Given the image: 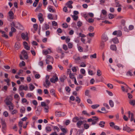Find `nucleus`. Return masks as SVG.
<instances>
[{
    "mask_svg": "<svg viewBox=\"0 0 135 135\" xmlns=\"http://www.w3.org/2000/svg\"><path fill=\"white\" fill-rule=\"evenodd\" d=\"M11 27L13 26L15 27L16 28L23 30V27L22 25L18 22L16 23L13 22H12L11 24Z\"/></svg>",
    "mask_w": 135,
    "mask_h": 135,
    "instance_id": "obj_1",
    "label": "nucleus"
},
{
    "mask_svg": "<svg viewBox=\"0 0 135 135\" xmlns=\"http://www.w3.org/2000/svg\"><path fill=\"white\" fill-rule=\"evenodd\" d=\"M54 59L53 57L49 55H47L46 56L45 60L46 64H48L51 62L53 64L54 62Z\"/></svg>",
    "mask_w": 135,
    "mask_h": 135,
    "instance_id": "obj_2",
    "label": "nucleus"
},
{
    "mask_svg": "<svg viewBox=\"0 0 135 135\" xmlns=\"http://www.w3.org/2000/svg\"><path fill=\"white\" fill-rule=\"evenodd\" d=\"M48 77L47 79H46L45 80V82L46 83V84H45V83L44 82L43 84V86L44 87H45L46 88H48L50 84V83L48 79L49 78V76L48 75H47L46 76V78Z\"/></svg>",
    "mask_w": 135,
    "mask_h": 135,
    "instance_id": "obj_3",
    "label": "nucleus"
},
{
    "mask_svg": "<svg viewBox=\"0 0 135 135\" xmlns=\"http://www.w3.org/2000/svg\"><path fill=\"white\" fill-rule=\"evenodd\" d=\"M51 82L53 83H55L58 80V78L57 76L56 75H53L52 78L50 79Z\"/></svg>",
    "mask_w": 135,
    "mask_h": 135,
    "instance_id": "obj_4",
    "label": "nucleus"
},
{
    "mask_svg": "<svg viewBox=\"0 0 135 135\" xmlns=\"http://www.w3.org/2000/svg\"><path fill=\"white\" fill-rule=\"evenodd\" d=\"M125 85V86L123 85H122L121 86V89L123 91L128 92V89L130 88L126 84V85Z\"/></svg>",
    "mask_w": 135,
    "mask_h": 135,
    "instance_id": "obj_5",
    "label": "nucleus"
},
{
    "mask_svg": "<svg viewBox=\"0 0 135 135\" xmlns=\"http://www.w3.org/2000/svg\"><path fill=\"white\" fill-rule=\"evenodd\" d=\"M21 36L22 39L24 40H25L27 41H28V34L27 33H21Z\"/></svg>",
    "mask_w": 135,
    "mask_h": 135,
    "instance_id": "obj_6",
    "label": "nucleus"
},
{
    "mask_svg": "<svg viewBox=\"0 0 135 135\" xmlns=\"http://www.w3.org/2000/svg\"><path fill=\"white\" fill-rule=\"evenodd\" d=\"M23 90L25 91L28 90V87L27 85H26L25 86L22 85L20 86L19 88V90L22 91Z\"/></svg>",
    "mask_w": 135,
    "mask_h": 135,
    "instance_id": "obj_7",
    "label": "nucleus"
},
{
    "mask_svg": "<svg viewBox=\"0 0 135 135\" xmlns=\"http://www.w3.org/2000/svg\"><path fill=\"white\" fill-rule=\"evenodd\" d=\"M9 102V103H7L6 105H9L8 107L9 110H12L13 109L14 105L12 102Z\"/></svg>",
    "mask_w": 135,
    "mask_h": 135,
    "instance_id": "obj_8",
    "label": "nucleus"
},
{
    "mask_svg": "<svg viewBox=\"0 0 135 135\" xmlns=\"http://www.w3.org/2000/svg\"><path fill=\"white\" fill-rule=\"evenodd\" d=\"M123 131H126L128 132H129L132 130V129H131L126 124L123 126Z\"/></svg>",
    "mask_w": 135,
    "mask_h": 135,
    "instance_id": "obj_9",
    "label": "nucleus"
},
{
    "mask_svg": "<svg viewBox=\"0 0 135 135\" xmlns=\"http://www.w3.org/2000/svg\"><path fill=\"white\" fill-rule=\"evenodd\" d=\"M12 100V97L11 95L8 96L6 97L5 100H4V102L6 104L7 103L11 102V101Z\"/></svg>",
    "mask_w": 135,
    "mask_h": 135,
    "instance_id": "obj_10",
    "label": "nucleus"
},
{
    "mask_svg": "<svg viewBox=\"0 0 135 135\" xmlns=\"http://www.w3.org/2000/svg\"><path fill=\"white\" fill-rule=\"evenodd\" d=\"M38 17L40 23H41L44 20L43 18V15L41 13H39L38 14Z\"/></svg>",
    "mask_w": 135,
    "mask_h": 135,
    "instance_id": "obj_11",
    "label": "nucleus"
},
{
    "mask_svg": "<svg viewBox=\"0 0 135 135\" xmlns=\"http://www.w3.org/2000/svg\"><path fill=\"white\" fill-rule=\"evenodd\" d=\"M8 14L9 19L11 20V21H12L14 18V13L12 11H10L8 12Z\"/></svg>",
    "mask_w": 135,
    "mask_h": 135,
    "instance_id": "obj_12",
    "label": "nucleus"
},
{
    "mask_svg": "<svg viewBox=\"0 0 135 135\" xmlns=\"http://www.w3.org/2000/svg\"><path fill=\"white\" fill-rule=\"evenodd\" d=\"M51 52V49L48 48L47 50H43L42 51V53L44 55H46L48 54H50Z\"/></svg>",
    "mask_w": 135,
    "mask_h": 135,
    "instance_id": "obj_13",
    "label": "nucleus"
},
{
    "mask_svg": "<svg viewBox=\"0 0 135 135\" xmlns=\"http://www.w3.org/2000/svg\"><path fill=\"white\" fill-rule=\"evenodd\" d=\"M93 119L92 124V125H94L95 124L98 122L99 120V119L97 117L95 116L93 117Z\"/></svg>",
    "mask_w": 135,
    "mask_h": 135,
    "instance_id": "obj_14",
    "label": "nucleus"
},
{
    "mask_svg": "<svg viewBox=\"0 0 135 135\" xmlns=\"http://www.w3.org/2000/svg\"><path fill=\"white\" fill-rule=\"evenodd\" d=\"M22 54L24 59H27L28 58V56L27 53L26 51L24 50H23L22 52Z\"/></svg>",
    "mask_w": 135,
    "mask_h": 135,
    "instance_id": "obj_15",
    "label": "nucleus"
},
{
    "mask_svg": "<svg viewBox=\"0 0 135 135\" xmlns=\"http://www.w3.org/2000/svg\"><path fill=\"white\" fill-rule=\"evenodd\" d=\"M73 3L72 1H70L67 2L66 4L68 8L71 9L73 8V6L71 5Z\"/></svg>",
    "mask_w": 135,
    "mask_h": 135,
    "instance_id": "obj_16",
    "label": "nucleus"
},
{
    "mask_svg": "<svg viewBox=\"0 0 135 135\" xmlns=\"http://www.w3.org/2000/svg\"><path fill=\"white\" fill-rule=\"evenodd\" d=\"M102 41L103 42H105L108 40L107 36L104 34L102 36Z\"/></svg>",
    "mask_w": 135,
    "mask_h": 135,
    "instance_id": "obj_17",
    "label": "nucleus"
},
{
    "mask_svg": "<svg viewBox=\"0 0 135 135\" xmlns=\"http://www.w3.org/2000/svg\"><path fill=\"white\" fill-rule=\"evenodd\" d=\"M0 120L1 121V123L2 126L4 127L6 126V123L5 120L3 119L2 118H0Z\"/></svg>",
    "mask_w": 135,
    "mask_h": 135,
    "instance_id": "obj_18",
    "label": "nucleus"
},
{
    "mask_svg": "<svg viewBox=\"0 0 135 135\" xmlns=\"http://www.w3.org/2000/svg\"><path fill=\"white\" fill-rule=\"evenodd\" d=\"M83 122L81 120L78 121L76 123V126L78 128H80L81 126L83 124Z\"/></svg>",
    "mask_w": 135,
    "mask_h": 135,
    "instance_id": "obj_19",
    "label": "nucleus"
},
{
    "mask_svg": "<svg viewBox=\"0 0 135 135\" xmlns=\"http://www.w3.org/2000/svg\"><path fill=\"white\" fill-rule=\"evenodd\" d=\"M59 128L61 130L62 132V133L66 134L67 132V129L63 127V126H60L59 127Z\"/></svg>",
    "mask_w": 135,
    "mask_h": 135,
    "instance_id": "obj_20",
    "label": "nucleus"
},
{
    "mask_svg": "<svg viewBox=\"0 0 135 135\" xmlns=\"http://www.w3.org/2000/svg\"><path fill=\"white\" fill-rule=\"evenodd\" d=\"M29 85L30 90L31 91H33L35 88V86L32 83L29 84Z\"/></svg>",
    "mask_w": 135,
    "mask_h": 135,
    "instance_id": "obj_21",
    "label": "nucleus"
},
{
    "mask_svg": "<svg viewBox=\"0 0 135 135\" xmlns=\"http://www.w3.org/2000/svg\"><path fill=\"white\" fill-rule=\"evenodd\" d=\"M45 130L46 131V132L48 133L52 131V129L51 127L49 126H47L45 128Z\"/></svg>",
    "mask_w": 135,
    "mask_h": 135,
    "instance_id": "obj_22",
    "label": "nucleus"
},
{
    "mask_svg": "<svg viewBox=\"0 0 135 135\" xmlns=\"http://www.w3.org/2000/svg\"><path fill=\"white\" fill-rule=\"evenodd\" d=\"M52 6H49L47 7L48 10L50 12H55V10L52 9Z\"/></svg>",
    "mask_w": 135,
    "mask_h": 135,
    "instance_id": "obj_23",
    "label": "nucleus"
},
{
    "mask_svg": "<svg viewBox=\"0 0 135 135\" xmlns=\"http://www.w3.org/2000/svg\"><path fill=\"white\" fill-rule=\"evenodd\" d=\"M110 48L113 50L115 51L117 50V47L115 45H111L110 46Z\"/></svg>",
    "mask_w": 135,
    "mask_h": 135,
    "instance_id": "obj_24",
    "label": "nucleus"
},
{
    "mask_svg": "<svg viewBox=\"0 0 135 135\" xmlns=\"http://www.w3.org/2000/svg\"><path fill=\"white\" fill-rule=\"evenodd\" d=\"M105 124V123L103 121H100L99 124V125L101 127H103L104 126V124Z\"/></svg>",
    "mask_w": 135,
    "mask_h": 135,
    "instance_id": "obj_25",
    "label": "nucleus"
},
{
    "mask_svg": "<svg viewBox=\"0 0 135 135\" xmlns=\"http://www.w3.org/2000/svg\"><path fill=\"white\" fill-rule=\"evenodd\" d=\"M25 108L23 107L21 108L20 109V112L21 113H24L25 112Z\"/></svg>",
    "mask_w": 135,
    "mask_h": 135,
    "instance_id": "obj_26",
    "label": "nucleus"
},
{
    "mask_svg": "<svg viewBox=\"0 0 135 135\" xmlns=\"http://www.w3.org/2000/svg\"><path fill=\"white\" fill-rule=\"evenodd\" d=\"M112 41L114 44H117L119 42L118 38L115 37L113 39Z\"/></svg>",
    "mask_w": 135,
    "mask_h": 135,
    "instance_id": "obj_27",
    "label": "nucleus"
},
{
    "mask_svg": "<svg viewBox=\"0 0 135 135\" xmlns=\"http://www.w3.org/2000/svg\"><path fill=\"white\" fill-rule=\"evenodd\" d=\"M49 107L48 105L44 107V111L46 113H48L49 112Z\"/></svg>",
    "mask_w": 135,
    "mask_h": 135,
    "instance_id": "obj_28",
    "label": "nucleus"
},
{
    "mask_svg": "<svg viewBox=\"0 0 135 135\" xmlns=\"http://www.w3.org/2000/svg\"><path fill=\"white\" fill-rule=\"evenodd\" d=\"M69 76L70 78L71 79H75V78H76L74 74L73 73H70L69 74Z\"/></svg>",
    "mask_w": 135,
    "mask_h": 135,
    "instance_id": "obj_29",
    "label": "nucleus"
},
{
    "mask_svg": "<svg viewBox=\"0 0 135 135\" xmlns=\"http://www.w3.org/2000/svg\"><path fill=\"white\" fill-rule=\"evenodd\" d=\"M109 105L111 107H114V102L112 100H109Z\"/></svg>",
    "mask_w": 135,
    "mask_h": 135,
    "instance_id": "obj_30",
    "label": "nucleus"
},
{
    "mask_svg": "<svg viewBox=\"0 0 135 135\" xmlns=\"http://www.w3.org/2000/svg\"><path fill=\"white\" fill-rule=\"evenodd\" d=\"M23 122L21 121H20L18 123V126L20 128V130H22V127L23 124Z\"/></svg>",
    "mask_w": 135,
    "mask_h": 135,
    "instance_id": "obj_31",
    "label": "nucleus"
},
{
    "mask_svg": "<svg viewBox=\"0 0 135 135\" xmlns=\"http://www.w3.org/2000/svg\"><path fill=\"white\" fill-rule=\"evenodd\" d=\"M99 106V105L98 104H96L92 105L91 106V107L93 109H95Z\"/></svg>",
    "mask_w": 135,
    "mask_h": 135,
    "instance_id": "obj_32",
    "label": "nucleus"
},
{
    "mask_svg": "<svg viewBox=\"0 0 135 135\" xmlns=\"http://www.w3.org/2000/svg\"><path fill=\"white\" fill-rule=\"evenodd\" d=\"M129 103L131 105L134 106L135 105V100H130L129 101Z\"/></svg>",
    "mask_w": 135,
    "mask_h": 135,
    "instance_id": "obj_33",
    "label": "nucleus"
},
{
    "mask_svg": "<svg viewBox=\"0 0 135 135\" xmlns=\"http://www.w3.org/2000/svg\"><path fill=\"white\" fill-rule=\"evenodd\" d=\"M55 115L57 117L61 116V112L56 111L55 113Z\"/></svg>",
    "mask_w": 135,
    "mask_h": 135,
    "instance_id": "obj_34",
    "label": "nucleus"
},
{
    "mask_svg": "<svg viewBox=\"0 0 135 135\" xmlns=\"http://www.w3.org/2000/svg\"><path fill=\"white\" fill-rule=\"evenodd\" d=\"M53 127V129L54 131L56 130L57 132H59L60 131V129L59 128L56 126H52Z\"/></svg>",
    "mask_w": 135,
    "mask_h": 135,
    "instance_id": "obj_35",
    "label": "nucleus"
},
{
    "mask_svg": "<svg viewBox=\"0 0 135 135\" xmlns=\"http://www.w3.org/2000/svg\"><path fill=\"white\" fill-rule=\"evenodd\" d=\"M66 78V77L64 75L62 77H61L60 78V81L61 82H63L64 81V80Z\"/></svg>",
    "mask_w": 135,
    "mask_h": 135,
    "instance_id": "obj_36",
    "label": "nucleus"
},
{
    "mask_svg": "<svg viewBox=\"0 0 135 135\" xmlns=\"http://www.w3.org/2000/svg\"><path fill=\"white\" fill-rule=\"evenodd\" d=\"M122 35V32L120 30L117 31V36L118 37H120Z\"/></svg>",
    "mask_w": 135,
    "mask_h": 135,
    "instance_id": "obj_37",
    "label": "nucleus"
},
{
    "mask_svg": "<svg viewBox=\"0 0 135 135\" xmlns=\"http://www.w3.org/2000/svg\"><path fill=\"white\" fill-rule=\"evenodd\" d=\"M14 98L17 100H18L20 99V97L19 95L17 94L15 95Z\"/></svg>",
    "mask_w": 135,
    "mask_h": 135,
    "instance_id": "obj_38",
    "label": "nucleus"
},
{
    "mask_svg": "<svg viewBox=\"0 0 135 135\" xmlns=\"http://www.w3.org/2000/svg\"><path fill=\"white\" fill-rule=\"evenodd\" d=\"M115 2L116 7H119L121 6L120 4L119 3V2L118 1V0H115Z\"/></svg>",
    "mask_w": 135,
    "mask_h": 135,
    "instance_id": "obj_39",
    "label": "nucleus"
},
{
    "mask_svg": "<svg viewBox=\"0 0 135 135\" xmlns=\"http://www.w3.org/2000/svg\"><path fill=\"white\" fill-rule=\"evenodd\" d=\"M15 47L16 49H18L20 47V44L18 43H16L15 45Z\"/></svg>",
    "mask_w": 135,
    "mask_h": 135,
    "instance_id": "obj_40",
    "label": "nucleus"
},
{
    "mask_svg": "<svg viewBox=\"0 0 135 135\" xmlns=\"http://www.w3.org/2000/svg\"><path fill=\"white\" fill-rule=\"evenodd\" d=\"M79 120V118L78 117H76L73 118V121L74 122H76Z\"/></svg>",
    "mask_w": 135,
    "mask_h": 135,
    "instance_id": "obj_41",
    "label": "nucleus"
},
{
    "mask_svg": "<svg viewBox=\"0 0 135 135\" xmlns=\"http://www.w3.org/2000/svg\"><path fill=\"white\" fill-rule=\"evenodd\" d=\"M25 63L23 61H22V62L19 64V66L20 67L22 66H25Z\"/></svg>",
    "mask_w": 135,
    "mask_h": 135,
    "instance_id": "obj_42",
    "label": "nucleus"
},
{
    "mask_svg": "<svg viewBox=\"0 0 135 135\" xmlns=\"http://www.w3.org/2000/svg\"><path fill=\"white\" fill-rule=\"evenodd\" d=\"M90 57L91 59H92L93 58H96L97 57V54L95 53L93 55H91L90 56Z\"/></svg>",
    "mask_w": 135,
    "mask_h": 135,
    "instance_id": "obj_43",
    "label": "nucleus"
},
{
    "mask_svg": "<svg viewBox=\"0 0 135 135\" xmlns=\"http://www.w3.org/2000/svg\"><path fill=\"white\" fill-rule=\"evenodd\" d=\"M101 110L102 111H103V112H102V113H107L108 112V111H107L105 110V108L104 107H102L101 108Z\"/></svg>",
    "mask_w": 135,
    "mask_h": 135,
    "instance_id": "obj_44",
    "label": "nucleus"
},
{
    "mask_svg": "<svg viewBox=\"0 0 135 135\" xmlns=\"http://www.w3.org/2000/svg\"><path fill=\"white\" fill-rule=\"evenodd\" d=\"M38 65L41 66L42 68L43 67V62L42 61H40L38 63Z\"/></svg>",
    "mask_w": 135,
    "mask_h": 135,
    "instance_id": "obj_45",
    "label": "nucleus"
},
{
    "mask_svg": "<svg viewBox=\"0 0 135 135\" xmlns=\"http://www.w3.org/2000/svg\"><path fill=\"white\" fill-rule=\"evenodd\" d=\"M48 18L51 20L53 19V17L52 16V15L51 14H49L47 16Z\"/></svg>",
    "mask_w": 135,
    "mask_h": 135,
    "instance_id": "obj_46",
    "label": "nucleus"
},
{
    "mask_svg": "<svg viewBox=\"0 0 135 135\" xmlns=\"http://www.w3.org/2000/svg\"><path fill=\"white\" fill-rule=\"evenodd\" d=\"M107 86L110 89H112L113 88V86L112 84H108L107 85Z\"/></svg>",
    "mask_w": 135,
    "mask_h": 135,
    "instance_id": "obj_47",
    "label": "nucleus"
},
{
    "mask_svg": "<svg viewBox=\"0 0 135 135\" xmlns=\"http://www.w3.org/2000/svg\"><path fill=\"white\" fill-rule=\"evenodd\" d=\"M89 127V126L88 124H84V128L86 129H88Z\"/></svg>",
    "mask_w": 135,
    "mask_h": 135,
    "instance_id": "obj_48",
    "label": "nucleus"
},
{
    "mask_svg": "<svg viewBox=\"0 0 135 135\" xmlns=\"http://www.w3.org/2000/svg\"><path fill=\"white\" fill-rule=\"evenodd\" d=\"M110 126L113 128L115 126V124L113 122H111L109 123Z\"/></svg>",
    "mask_w": 135,
    "mask_h": 135,
    "instance_id": "obj_49",
    "label": "nucleus"
},
{
    "mask_svg": "<svg viewBox=\"0 0 135 135\" xmlns=\"http://www.w3.org/2000/svg\"><path fill=\"white\" fill-rule=\"evenodd\" d=\"M32 95H33V94L32 93H28L26 94V97H27L29 98L31 97L32 96Z\"/></svg>",
    "mask_w": 135,
    "mask_h": 135,
    "instance_id": "obj_50",
    "label": "nucleus"
},
{
    "mask_svg": "<svg viewBox=\"0 0 135 135\" xmlns=\"http://www.w3.org/2000/svg\"><path fill=\"white\" fill-rule=\"evenodd\" d=\"M50 92L52 95L55 96V90L54 89H51L50 91Z\"/></svg>",
    "mask_w": 135,
    "mask_h": 135,
    "instance_id": "obj_51",
    "label": "nucleus"
},
{
    "mask_svg": "<svg viewBox=\"0 0 135 135\" xmlns=\"http://www.w3.org/2000/svg\"><path fill=\"white\" fill-rule=\"evenodd\" d=\"M109 18L110 19H112L114 17V16L113 14L111 13L109 14L108 15Z\"/></svg>",
    "mask_w": 135,
    "mask_h": 135,
    "instance_id": "obj_52",
    "label": "nucleus"
},
{
    "mask_svg": "<svg viewBox=\"0 0 135 135\" xmlns=\"http://www.w3.org/2000/svg\"><path fill=\"white\" fill-rule=\"evenodd\" d=\"M78 50L80 52L83 51V49L82 47L81 46H79L78 47Z\"/></svg>",
    "mask_w": 135,
    "mask_h": 135,
    "instance_id": "obj_53",
    "label": "nucleus"
},
{
    "mask_svg": "<svg viewBox=\"0 0 135 135\" xmlns=\"http://www.w3.org/2000/svg\"><path fill=\"white\" fill-rule=\"evenodd\" d=\"M73 44L71 43H69L68 44V47L69 49H71L73 47Z\"/></svg>",
    "mask_w": 135,
    "mask_h": 135,
    "instance_id": "obj_54",
    "label": "nucleus"
},
{
    "mask_svg": "<svg viewBox=\"0 0 135 135\" xmlns=\"http://www.w3.org/2000/svg\"><path fill=\"white\" fill-rule=\"evenodd\" d=\"M88 30L90 32H93L94 30V28L92 26H90L88 28Z\"/></svg>",
    "mask_w": 135,
    "mask_h": 135,
    "instance_id": "obj_55",
    "label": "nucleus"
},
{
    "mask_svg": "<svg viewBox=\"0 0 135 135\" xmlns=\"http://www.w3.org/2000/svg\"><path fill=\"white\" fill-rule=\"evenodd\" d=\"M41 105L42 107H45V106L48 105H46L45 102H42L41 103Z\"/></svg>",
    "mask_w": 135,
    "mask_h": 135,
    "instance_id": "obj_56",
    "label": "nucleus"
},
{
    "mask_svg": "<svg viewBox=\"0 0 135 135\" xmlns=\"http://www.w3.org/2000/svg\"><path fill=\"white\" fill-rule=\"evenodd\" d=\"M3 115L6 117H8V113L7 111H4L3 113Z\"/></svg>",
    "mask_w": 135,
    "mask_h": 135,
    "instance_id": "obj_57",
    "label": "nucleus"
},
{
    "mask_svg": "<svg viewBox=\"0 0 135 135\" xmlns=\"http://www.w3.org/2000/svg\"><path fill=\"white\" fill-rule=\"evenodd\" d=\"M33 27L35 30H37L38 28V25L37 24H35L33 25Z\"/></svg>",
    "mask_w": 135,
    "mask_h": 135,
    "instance_id": "obj_58",
    "label": "nucleus"
},
{
    "mask_svg": "<svg viewBox=\"0 0 135 135\" xmlns=\"http://www.w3.org/2000/svg\"><path fill=\"white\" fill-rule=\"evenodd\" d=\"M94 21V19L91 18H89L88 20V22L89 23H92Z\"/></svg>",
    "mask_w": 135,
    "mask_h": 135,
    "instance_id": "obj_59",
    "label": "nucleus"
},
{
    "mask_svg": "<svg viewBox=\"0 0 135 135\" xmlns=\"http://www.w3.org/2000/svg\"><path fill=\"white\" fill-rule=\"evenodd\" d=\"M73 19L75 20H77L78 18V17L75 15H73L72 16Z\"/></svg>",
    "mask_w": 135,
    "mask_h": 135,
    "instance_id": "obj_60",
    "label": "nucleus"
},
{
    "mask_svg": "<svg viewBox=\"0 0 135 135\" xmlns=\"http://www.w3.org/2000/svg\"><path fill=\"white\" fill-rule=\"evenodd\" d=\"M101 74H102L100 71L99 70H98L97 72V75L98 76H101Z\"/></svg>",
    "mask_w": 135,
    "mask_h": 135,
    "instance_id": "obj_61",
    "label": "nucleus"
},
{
    "mask_svg": "<svg viewBox=\"0 0 135 135\" xmlns=\"http://www.w3.org/2000/svg\"><path fill=\"white\" fill-rule=\"evenodd\" d=\"M18 111L16 110H14L11 112V114L13 115L17 113Z\"/></svg>",
    "mask_w": 135,
    "mask_h": 135,
    "instance_id": "obj_62",
    "label": "nucleus"
},
{
    "mask_svg": "<svg viewBox=\"0 0 135 135\" xmlns=\"http://www.w3.org/2000/svg\"><path fill=\"white\" fill-rule=\"evenodd\" d=\"M63 49L65 51H66L68 49V47L66 45L64 44L63 45Z\"/></svg>",
    "mask_w": 135,
    "mask_h": 135,
    "instance_id": "obj_63",
    "label": "nucleus"
},
{
    "mask_svg": "<svg viewBox=\"0 0 135 135\" xmlns=\"http://www.w3.org/2000/svg\"><path fill=\"white\" fill-rule=\"evenodd\" d=\"M75 100L78 103H79L80 102V99L78 97H76Z\"/></svg>",
    "mask_w": 135,
    "mask_h": 135,
    "instance_id": "obj_64",
    "label": "nucleus"
}]
</instances>
